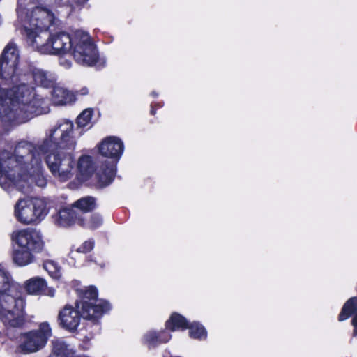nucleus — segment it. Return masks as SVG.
I'll use <instances>...</instances> for the list:
<instances>
[{"instance_id": "f257e3e1", "label": "nucleus", "mask_w": 357, "mask_h": 357, "mask_svg": "<svg viewBox=\"0 0 357 357\" xmlns=\"http://www.w3.org/2000/svg\"><path fill=\"white\" fill-rule=\"evenodd\" d=\"M71 121H59L46 132V137L37 146L21 142L14 153L0 151V185L5 190L13 187L26 190L33 184L43 188L47 184L42 158L39 152L46 154L45 162L52 175L59 181H66L74 176L75 160L71 152L76 146Z\"/></svg>"}, {"instance_id": "f03ea898", "label": "nucleus", "mask_w": 357, "mask_h": 357, "mask_svg": "<svg viewBox=\"0 0 357 357\" xmlns=\"http://www.w3.org/2000/svg\"><path fill=\"white\" fill-rule=\"evenodd\" d=\"M19 51L14 43H9L0 58V76L6 84L13 85L10 91L0 89V119L5 123L18 125L27 122L35 116L47 113L46 100L27 82L30 77L35 84L44 88L54 86V74L34 68L31 73H23L18 68Z\"/></svg>"}, {"instance_id": "7ed1b4c3", "label": "nucleus", "mask_w": 357, "mask_h": 357, "mask_svg": "<svg viewBox=\"0 0 357 357\" xmlns=\"http://www.w3.org/2000/svg\"><path fill=\"white\" fill-rule=\"evenodd\" d=\"M88 0H17V13L24 34L29 42V34L36 36L47 31L53 22L54 15L48 8L53 5L82 6Z\"/></svg>"}, {"instance_id": "20e7f679", "label": "nucleus", "mask_w": 357, "mask_h": 357, "mask_svg": "<svg viewBox=\"0 0 357 357\" xmlns=\"http://www.w3.org/2000/svg\"><path fill=\"white\" fill-rule=\"evenodd\" d=\"M24 302L11 275L0 264V321L7 328H20L25 324Z\"/></svg>"}, {"instance_id": "39448f33", "label": "nucleus", "mask_w": 357, "mask_h": 357, "mask_svg": "<svg viewBox=\"0 0 357 357\" xmlns=\"http://www.w3.org/2000/svg\"><path fill=\"white\" fill-rule=\"evenodd\" d=\"M29 34L28 43L41 54L61 55L71 50L73 33L70 35L63 31L50 33L47 31H42L36 36Z\"/></svg>"}, {"instance_id": "423d86ee", "label": "nucleus", "mask_w": 357, "mask_h": 357, "mask_svg": "<svg viewBox=\"0 0 357 357\" xmlns=\"http://www.w3.org/2000/svg\"><path fill=\"white\" fill-rule=\"evenodd\" d=\"M80 300L76 302V308L80 310L84 319L97 320L111 309L110 304L97 299L98 291L94 287H87L79 290Z\"/></svg>"}, {"instance_id": "0eeeda50", "label": "nucleus", "mask_w": 357, "mask_h": 357, "mask_svg": "<svg viewBox=\"0 0 357 357\" xmlns=\"http://www.w3.org/2000/svg\"><path fill=\"white\" fill-rule=\"evenodd\" d=\"M47 214L44 199L37 197L20 199L15 205L14 215L23 225L40 222Z\"/></svg>"}, {"instance_id": "6e6552de", "label": "nucleus", "mask_w": 357, "mask_h": 357, "mask_svg": "<svg viewBox=\"0 0 357 357\" xmlns=\"http://www.w3.org/2000/svg\"><path fill=\"white\" fill-rule=\"evenodd\" d=\"M52 334L49 323L42 322L37 329L20 334L17 338V349L24 354L36 353L45 347Z\"/></svg>"}, {"instance_id": "1a4fd4ad", "label": "nucleus", "mask_w": 357, "mask_h": 357, "mask_svg": "<svg viewBox=\"0 0 357 357\" xmlns=\"http://www.w3.org/2000/svg\"><path fill=\"white\" fill-rule=\"evenodd\" d=\"M70 52L79 64L91 66L96 63L98 54L90 36L84 31L77 30L73 32L72 47Z\"/></svg>"}, {"instance_id": "9d476101", "label": "nucleus", "mask_w": 357, "mask_h": 357, "mask_svg": "<svg viewBox=\"0 0 357 357\" xmlns=\"http://www.w3.org/2000/svg\"><path fill=\"white\" fill-rule=\"evenodd\" d=\"M11 240L20 248L40 252L44 246L40 231L33 228H24L13 231Z\"/></svg>"}, {"instance_id": "9b49d317", "label": "nucleus", "mask_w": 357, "mask_h": 357, "mask_svg": "<svg viewBox=\"0 0 357 357\" xmlns=\"http://www.w3.org/2000/svg\"><path fill=\"white\" fill-rule=\"evenodd\" d=\"M81 312L71 305H66L59 312L58 319L59 324L64 328L73 331L79 325Z\"/></svg>"}, {"instance_id": "f8f14e48", "label": "nucleus", "mask_w": 357, "mask_h": 357, "mask_svg": "<svg viewBox=\"0 0 357 357\" xmlns=\"http://www.w3.org/2000/svg\"><path fill=\"white\" fill-rule=\"evenodd\" d=\"M123 143L119 138L109 137L99 145V151L104 156L118 160L123 153Z\"/></svg>"}, {"instance_id": "ddd939ff", "label": "nucleus", "mask_w": 357, "mask_h": 357, "mask_svg": "<svg viewBox=\"0 0 357 357\" xmlns=\"http://www.w3.org/2000/svg\"><path fill=\"white\" fill-rule=\"evenodd\" d=\"M52 100L56 105H66L75 102V94L60 84H54Z\"/></svg>"}, {"instance_id": "4468645a", "label": "nucleus", "mask_w": 357, "mask_h": 357, "mask_svg": "<svg viewBox=\"0 0 357 357\" xmlns=\"http://www.w3.org/2000/svg\"><path fill=\"white\" fill-rule=\"evenodd\" d=\"M54 222L60 227H66L77 222L81 215L73 208H63L53 216Z\"/></svg>"}, {"instance_id": "2eb2a0df", "label": "nucleus", "mask_w": 357, "mask_h": 357, "mask_svg": "<svg viewBox=\"0 0 357 357\" xmlns=\"http://www.w3.org/2000/svg\"><path fill=\"white\" fill-rule=\"evenodd\" d=\"M115 174L116 162H107L103 164L96 175L97 186L104 188L109 185L112 182Z\"/></svg>"}, {"instance_id": "dca6fc26", "label": "nucleus", "mask_w": 357, "mask_h": 357, "mask_svg": "<svg viewBox=\"0 0 357 357\" xmlns=\"http://www.w3.org/2000/svg\"><path fill=\"white\" fill-rule=\"evenodd\" d=\"M27 292L30 294H47L50 296L54 295V290L47 288L45 281L40 278H33L29 280L25 284Z\"/></svg>"}, {"instance_id": "f3484780", "label": "nucleus", "mask_w": 357, "mask_h": 357, "mask_svg": "<svg viewBox=\"0 0 357 357\" xmlns=\"http://www.w3.org/2000/svg\"><path fill=\"white\" fill-rule=\"evenodd\" d=\"M171 335L166 331L155 332L150 331L144 335V342L149 347H155L162 343L168 342Z\"/></svg>"}, {"instance_id": "a211bd4d", "label": "nucleus", "mask_w": 357, "mask_h": 357, "mask_svg": "<svg viewBox=\"0 0 357 357\" xmlns=\"http://www.w3.org/2000/svg\"><path fill=\"white\" fill-rule=\"evenodd\" d=\"M36 251L18 248L13 250V260L19 266H24L32 263L34 259L33 254Z\"/></svg>"}, {"instance_id": "6ab92c4d", "label": "nucleus", "mask_w": 357, "mask_h": 357, "mask_svg": "<svg viewBox=\"0 0 357 357\" xmlns=\"http://www.w3.org/2000/svg\"><path fill=\"white\" fill-rule=\"evenodd\" d=\"M188 322L185 318L177 313H174L166 322L167 328L171 331L184 330L188 328Z\"/></svg>"}, {"instance_id": "aec40b11", "label": "nucleus", "mask_w": 357, "mask_h": 357, "mask_svg": "<svg viewBox=\"0 0 357 357\" xmlns=\"http://www.w3.org/2000/svg\"><path fill=\"white\" fill-rule=\"evenodd\" d=\"M77 169L83 176H89L94 170L91 158L88 155L80 157L77 162Z\"/></svg>"}, {"instance_id": "412c9836", "label": "nucleus", "mask_w": 357, "mask_h": 357, "mask_svg": "<svg viewBox=\"0 0 357 357\" xmlns=\"http://www.w3.org/2000/svg\"><path fill=\"white\" fill-rule=\"evenodd\" d=\"M357 312V297L349 298L344 305L339 315V321H342L348 319L352 314Z\"/></svg>"}, {"instance_id": "4be33fe9", "label": "nucleus", "mask_w": 357, "mask_h": 357, "mask_svg": "<svg viewBox=\"0 0 357 357\" xmlns=\"http://www.w3.org/2000/svg\"><path fill=\"white\" fill-rule=\"evenodd\" d=\"M102 219L98 214H94L90 216L89 219L81 217V219L78 220V224L91 229H95L98 228L102 225Z\"/></svg>"}, {"instance_id": "5701e85b", "label": "nucleus", "mask_w": 357, "mask_h": 357, "mask_svg": "<svg viewBox=\"0 0 357 357\" xmlns=\"http://www.w3.org/2000/svg\"><path fill=\"white\" fill-rule=\"evenodd\" d=\"M74 206L82 212H88L96 207L95 199L92 197H83L75 202Z\"/></svg>"}, {"instance_id": "b1692460", "label": "nucleus", "mask_w": 357, "mask_h": 357, "mask_svg": "<svg viewBox=\"0 0 357 357\" xmlns=\"http://www.w3.org/2000/svg\"><path fill=\"white\" fill-rule=\"evenodd\" d=\"M190 335L191 337L199 340H204L206 337V331L204 326L197 324L192 323L189 325Z\"/></svg>"}, {"instance_id": "393cba45", "label": "nucleus", "mask_w": 357, "mask_h": 357, "mask_svg": "<svg viewBox=\"0 0 357 357\" xmlns=\"http://www.w3.org/2000/svg\"><path fill=\"white\" fill-rule=\"evenodd\" d=\"M93 111L92 109H84L77 118V124L79 128H85L91 123Z\"/></svg>"}, {"instance_id": "a878e982", "label": "nucleus", "mask_w": 357, "mask_h": 357, "mask_svg": "<svg viewBox=\"0 0 357 357\" xmlns=\"http://www.w3.org/2000/svg\"><path fill=\"white\" fill-rule=\"evenodd\" d=\"M45 268L49 272L50 275L54 278H59L61 276L60 270L53 261L46 262L44 265Z\"/></svg>"}, {"instance_id": "bb28decb", "label": "nucleus", "mask_w": 357, "mask_h": 357, "mask_svg": "<svg viewBox=\"0 0 357 357\" xmlns=\"http://www.w3.org/2000/svg\"><path fill=\"white\" fill-rule=\"evenodd\" d=\"M94 243L92 241H86L77 249V252L86 253L93 248Z\"/></svg>"}, {"instance_id": "cd10ccee", "label": "nucleus", "mask_w": 357, "mask_h": 357, "mask_svg": "<svg viewBox=\"0 0 357 357\" xmlns=\"http://www.w3.org/2000/svg\"><path fill=\"white\" fill-rule=\"evenodd\" d=\"M59 64L63 66L66 69H68L71 67L72 63L70 60L66 59L65 58L59 59Z\"/></svg>"}, {"instance_id": "c85d7f7f", "label": "nucleus", "mask_w": 357, "mask_h": 357, "mask_svg": "<svg viewBox=\"0 0 357 357\" xmlns=\"http://www.w3.org/2000/svg\"><path fill=\"white\" fill-rule=\"evenodd\" d=\"M75 94V100H77V96H86L89 93V89L86 87H82L79 90H77L74 92Z\"/></svg>"}, {"instance_id": "c756f323", "label": "nucleus", "mask_w": 357, "mask_h": 357, "mask_svg": "<svg viewBox=\"0 0 357 357\" xmlns=\"http://www.w3.org/2000/svg\"><path fill=\"white\" fill-rule=\"evenodd\" d=\"M351 323L354 326L353 335L354 336H356L357 335V312L355 313V314L352 319Z\"/></svg>"}, {"instance_id": "7c9ffc66", "label": "nucleus", "mask_w": 357, "mask_h": 357, "mask_svg": "<svg viewBox=\"0 0 357 357\" xmlns=\"http://www.w3.org/2000/svg\"><path fill=\"white\" fill-rule=\"evenodd\" d=\"M0 338H3V334L0 332Z\"/></svg>"}]
</instances>
